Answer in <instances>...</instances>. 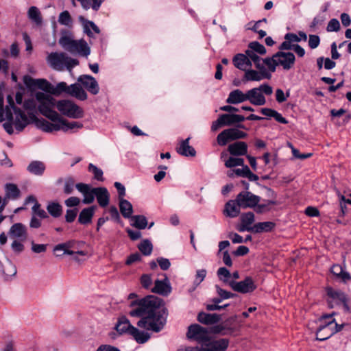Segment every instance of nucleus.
I'll use <instances>...</instances> for the list:
<instances>
[{"mask_svg":"<svg viewBox=\"0 0 351 351\" xmlns=\"http://www.w3.org/2000/svg\"><path fill=\"white\" fill-rule=\"evenodd\" d=\"M7 100L10 107L14 110L15 129L18 132L23 131L31 123H36L40 119L36 118L38 111L47 118L50 121L49 123H53L60 115L55 110L57 101L51 95L41 91L36 92L34 97L24 101L23 110L15 106L12 95H8Z\"/></svg>","mask_w":351,"mask_h":351,"instance_id":"1","label":"nucleus"},{"mask_svg":"<svg viewBox=\"0 0 351 351\" xmlns=\"http://www.w3.org/2000/svg\"><path fill=\"white\" fill-rule=\"evenodd\" d=\"M137 307L130 312L132 317L141 319L137 322L140 328L160 332L165 326L167 321V312L162 306V300L154 295H147L144 298L134 301L131 306Z\"/></svg>","mask_w":351,"mask_h":351,"instance_id":"2","label":"nucleus"},{"mask_svg":"<svg viewBox=\"0 0 351 351\" xmlns=\"http://www.w3.org/2000/svg\"><path fill=\"white\" fill-rule=\"evenodd\" d=\"M36 126L45 132H53L62 131L64 132H74L83 127V124L78 121H68L60 114L59 117L53 122L41 119L36 123Z\"/></svg>","mask_w":351,"mask_h":351,"instance_id":"3","label":"nucleus"},{"mask_svg":"<svg viewBox=\"0 0 351 351\" xmlns=\"http://www.w3.org/2000/svg\"><path fill=\"white\" fill-rule=\"evenodd\" d=\"M47 62L49 66L58 71L66 69L70 73L72 69L79 64L77 59L69 57L63 52H51L47 57Z\"/></svg>","mask_w":351,"mask_h":351,"instance_id":"4","label":"nucleus"},{"mask_svg":"<svg viewBox=\"0 0 351 351\" xmlns=\"http://www.w3.org/2000/svg\"><path fill=\"white\" fill-rule=\"evenodd\" d=\"M334 313L324 315L321 318L322 324L319 325L317 333L316 339L318 341H324L330 338L334 334L341 331L343 328V324H338L332 318Z\"/></svg>","mask_w":351,"mask_h":351,"instance_id":"5","label":"nucleus"},{"mask_svg":"<svg viewBox=\"0 0 351 351\" xmlns=\"http://www.w3.org/2000/svg\"><path fill=\"white\" fill-rule=\"evenodd\" d=\"M59 43L62 48L72 54L88 57L90 53V47L85 40H73L71 35L62 36L59 40Z\"/></svg>","mask_w":351,"mask_h":351,"instance_id":"6","label":"nucleus"},{"mask_svg":"<svg viewBox=\"0 0 351 351\" xmlns=\"http://www.w3.org/2000/svg\"><path fill=\"white\" fill-rule=\"evenodd\" d=\"M62 94L75 97L82 101L87 99L86 91L79 84L75 83L69 86L66 82H60L56 85L52 84L50 95L60 96Z\"/></svg>","mask_w":351,"mask_h":351,"instance_id":"7","label":"nucleus"},{"mask_svg":"<svg viewBox=\"0 0 351 351\" xmlns=\"http://www.w3.org/2000/svg\"><path fill=\"white\" fill-rule=\"evenodd\" d=\"M115 329L120 334L128 332L131 335L138 343H144L149 340L150 335L144 331H140L138 328L131 325L125 317L119 319L115 326Z\"/></svg>","mask_w":351,"mask_h":351,"instance_id":"8","label":"nucleus"},{"mask_svg":"<svg viewBox=\"0 0 351 351\" xmlns=\"http://www.w3.org/2000/svg\"><path fill=\"white\" fill-rule=\"evenodd\" d=\"M272 93L273 88L268 84H263L258 87L253 88L246 92L247 101L254 106H263L266 103L264 94L271 95Z\"/></svg>","mask_w":351,"mask_h":351,"instance_id":"9","label":"nucleus"},{"mask_svg":"<svg viewBox=\"0 0 351 351\" xmlns=\"http://www.w3.org/2000/svg\"><path fill=\"white\" fill-rule=\"evenodd\" d=\"M56 108L62 115L71 119H80L84 117L83 110L69 99L57 101Z\"/></svg>","mask_w":351,"mask_h":351,"instance_id":"10","label":"nucleus"},{"mask_svg":"<svg viewBox=\"0 0 351 351\" xmlns=\"http://www.w3.org/2000/svg\"><path fill=\"white\" fill-rule=\"evenodd\" d=\"M3 106L4 99L3 95L0 93V122L8 120V121L3 124V127L8 134H12L14 133L13 125H15V118H13L12 114V111L14 112V110L10 107L9 103L5 108Z\"/></svg>","mask_w":351,"mask_h":351,"instance_id":"11","label":"nucleus"},{"mask_svg":"<svg viewBox=\"0 0 351 351\" xmlns=\"http://www.w3.org/2000/svg\"><path fill=\"white\" fill-rule=\"evenodd\" d=\"M247 134L239 130L238 128H232L224 130L217 137V143L224 146L228 141H235L246 138Z\"/></svg>","mask_w":351,"mask_h":351,"instance_id":"12","label":"nucleus"},{"mask_svg":"<svg viewBox=\"0 0 351 351\" xmlns=\"http://www.w3.org/2000/svg\"><path fill=\"white\" fill-rule=\"evenodd\" d=\"M76 243L75 241H69L60 243L54 247L53 251L56 253V256H62L64 254L72 255L75 260L78 261L77 255L84 256L86 253L82 250L75 251Z\"/></svg>","mask_w":351,"mask_h":351,"instance_id":"13","label":"nucleus"},{"mask_svg":"<svg viewBox=\"0 0 351 351\" xmlns=\"http://www.w3.org/2000/svg\"><path fill=\"white\" fill-rule=\"evenodd\" d=\"M239 206L242 208H254L260 202L261 197L247 191H243L239 193L236 198Z\"/></svg>","mask_w":351,"mask_h":351,"instance_id":"14","label":"nucleus"},{"mask_svg":"<svg viewBox=\"0 0 351 351\" xmlns=\"http://www.w3.org/2000/svg\"><path fill=\"white\" fill-rule=\"evenodd\" d=\"M187 337L194 339L199 343H204L209 340V330L198 324H193L189 327Z\"/></svg>","mask_w":351,"mask_h":351,"instance_id":"15","label":"nucleus"},{"mask_svg":"<svg viewBox=\"0 0 351 351\" xmlns=\"http://www.w3.org/2000/svg\"><path fill=\"white\" fill-rule=\"evenodd\" d=\"M228 285L235 291L241 293H251L256 289V285L251 277H246L243 280L237 282L231 280Z\"/></svg>","mask_w":351,"mask_h":351,"instance_id":"16","label":"nucleus"},{"mask_svg":"<svg viewBox=\"0 0 351 351\" xmlns=\"http://www.w3.org/2000/svg\"><path fill=\"white\" fill-rule=\"evenodd\" d=\"M275 58L278 65L282 66L285 70L290 69L294 64L295 58L291 52L278 51L275 53Z\"/></svg>","mask_w":351,"mask_h":351,"instance_id":"17","label":"nucleus"},{"mask_svg":"<svg viewBox=\"0 0 351 351\" xmlns=\"http://www.w3.org/2000/svg\"><path fill=\"white\" fill-rule=\"evenodd\" d=\"M77 82H80L90 93L96 95L99 93V88L98 83L93 76L89 75H82L78 77Z\"/></svg>","mask_w":351,"mask_h":351,"instance_id":"18","label":"nucleus"},{"mask_svg":"<svg viewBox=\"0 0 351 351\" xmlns=\"http://www.w3.org/2000/svg\"><path fill=\"white\" fill-rule=\"evenodd\" d=\"M25 82L27 86L29 88H37L45 93L50 94L52 84L45 79H33L29 77V79H25Z\"/></svg>","mask_w":351,"mask_h":351,"instance_id":"19","label":"nucleus"},{"mask_svg":"<svg viewBox=\"0 0 351 351\" xmlns=\"http://www.w3.org/2000/svg\"><path fill=\"white\" fill-rule=\"evenodd\" d=\"M171 291V287L169 278L166 275L163 280H156L152 292L162 295H168Z\"/></svg>","mask_w":351,"mask_h":351,"instance_id":"20","label":"nucleus"},{"mask_svg":"<svg viewBox=\"0 0 351 351\" xmlns=\"http://www.w3.org/2000/svg\"><path fill=\"white\" fill-rule=\"evenodd\" d=\"M9 235L12 238L24 241L27 237V228L21 223H16L10 227Z\"/></svg>","mask_w":351,"mask_h":351,"instance_id":"21","label":"nucleus"},{"mask_svg":"<svg viewBox=\"0 0 351 351\" xmlns=\"http://www.w3.org/2000/svg\"><path fill=\"white\" fill-rule=\"evenodd\" d=\"M76 189L82 193L84 196L83 202L84 204H90L94 201L95 188H91L88 184L80 183L76 184Z\"/></svg>","mask_w":351,"mask_h":351,"instance_id":"22","label":"nucleus"},{"mask_svg":"<svg viewBox=\"0 0 351 351\" xmlns=\"http://www.w3.org/2000/svg\"><path fill=\"white\" fill-rule=\"evenodd\" d=\"M242 208L238 204L237 199H231L227 202L224 206L223 215L230 218H235L238 217Z\"/></svg>","mask_w":351,"mask_h":351,"instance_id":"23","label":"nucleus"},{"mask_svg":"<svg viewBox=\"0 0 351 351\" xmlns=\"http://www.w3.org/2000/svg\"><path fill=\"white\" fill-rule=\"evenodd\" d=\"M232 62L236 68L244 71L252 66L251 61L246 53H237L233 57Z\"/></svg>","mask_w":351,"mask_h":351,"instance_id":"24","label":"nucleus"},{"mask_svg":"<svg viewBox=\"0 0 351 351\" xmlns=\"http://www.w3.org/2000/svg\"><path fill=\"white\" fill-rule=\"evenodd\" d=\"M228 151L232 156H245L247 153V145L243 141H237L228 145Z\"/></svg>","mask_w":351,"mask_h":351,"instance_id":"25","label":"nucleus"},{"mask_svg":"<svg viewBox=\"0 0 351 351\" xmlns=\"http://www.w3.org/2000/svg\"><path fill=\"white\" fill-rule=\"evenodd\" d=\"M189 139L190 138H187L181 141L176 147V151L182 156L193 157L195 156L196 152L192 146L189 145Z\"/></svg>","mask_w":351,"mask_h":351,"instance_id":"26","label":"nucleus"},{"mask_svg":"<svg viewBox=\"0 0 351 351\" xmlns=\"http://www.w3.org/2000/svg\"><path fill=\"white\" fill-rule=\"evenodd\" d=\"M45 169V163L39 160H33L27 167V170L29 173L37 176H42Z\"/></svg>","mask_w":351,"mask_h":351,"instance_id":"27","label":"nucleus"},{"mask_svg":"<svg viewBox=\"0 0 351 351\" xmlns=\"http://www.w3.org/2000/svg\"><path fill=\"white\" fill-rule=\"evenodd\" d=\"M197 320L204 324H214L221 320V316L216 313L210 314L201 312L197 315Z\"/></svg>","mask_w":351,"mask_h":351,"instance_id":"28","label":"nucleus"},{"mask_svg":"<svg viewBox=\"0 0 351 351\" xmlns=\"http://www.w3.org/2000/svg\"><path fill=\"white\" fill-rule=\"evenodd\" d=\"M245 101H247L246 93H243L239 89L231 91L226 99V102L231 104H237Z\"/></svg>","mask_w":351,"mask_h":351,"instance_id":"29","label":"nucleus"},{"mask_svg":"<svg viewBox=\"0 0 351 351\" xmlns=\"http://www.w3.org/2000/svg\"><path fill=\"white\" fill-rule=\"evenodd\" d=\"M79 20L82 23L84 32L89 37H93L94 33L99 34V29L93 21L86 20L83 16H80Z\"/></svg>","mask_w":351,"mask_h":351,"instance_id":"30","label":"nucleus"},{"mask_svg":"<svg viewBox=\"0 0 351 351\" xmlns=\"http://www.w3.org/2000/svg\"><path fill=\"white\" fill-rule=\"evenodd\" d=\"M220 116L225 126H230L237 123H241L245 119L243 115L236 114H223Z\"/></svg>","mask_w":351,"mask_h":351,"instance_id":"31","label":"nucleus"},{"mask_svg":"<svg viewBox=\"0 0 351 351\" xmlns=\"http://www.w3.org/2000/svg\"><path fill=\"white\" fill-rule=\"evenodd\" d=\"M95 213V207L90 206L84 208L80 213L78 221L81 224L86 225L91 222L92 218Z\"/></svg>","mask_w":351,"mask_h":351,"instance_id":"32","label":"nucleus"},{"mask_svg":"<svg viewBox=\"0 0 351 351\" xmlns=\"http://www.w3.org/2000/svg\"><path fill=\"white\" fill-rule=\"evenodd\" d=\"M119 210L124 218L130 219L132 216L133 206L132 204L124 198L119 199Z\"/></svg>","mask_w":351,"mask_h":351,"instance_id":"33","label":"nucleus"},{"mask_svg":"<svg viewBox=\"0 0 351 351\" xmlns=\"http://www.w3.org/2000/svg\"><path fill=\"white\" fill-rule=\"evenodd\" d=\"M29 19L36 25H40L43 22L41 13L39 9L36 6H31L27 11Z\"/></svg>","mask_w":351,"mask_h":351,"instance_id":"34","label":"nucleus"},{"mask_svg":"<svg viewBox=\"0 0 351 351\" xmlns=\"http://www.w3.org/2000/svg\"><path fill=\"white\" fill-rule=\"evenodd\" d=\"M208 345V351H225L228 348V341L226 339H221L210 341Z\"/></svg>","mask_w":351,"mask_h":351,"instance_id":"35","label":"nucleus"},{"mask_svg":"<svg viewBox=\"0 0 351 351\" xmlns=\"http://www.w3.org/2000/svg\"><path fill=\"white\" fill-rule=\"evenodd\" d=\"M5 199H16L20 196V190L15 184L8 183L5 185Z\"/></svg>","mask_w":351,"mask_h":351,"instance_id":"36","label":"nucleus"},{"mask_svg":"<svg viewBox=\"0 0 351 351\" xmlns=\"http://www.w3.org/2000/svg\"><path fill=\"white\" fill-rule=\"evenodd\" d=\"M130 219L131 226L138 230H143L147 226V220L144 215H132Z\"/></svg>","mask_w":351,"mask_h":351,"instance_id":"37","label":"nucleus"},{"mask_svg":"<svg viewBox=\"0 0 351 351\" xmlns=\"http://www.w3.org/2000/svg\"><path fill=\"white\" fill-rule=\"evenodd\" d=\"M95 197L101 206H106L108 204V190L106 188H95Z\"/></svg>","mask_w":351,"mask_h":351,"instance_id":"38","label":"nucleus"},{"mask_svg":"<svg viewBox=\"0 0 351 351\" xmlns=\"http://www.w3.org/2000/svg\"><path fill=\"white\" fill-rule=\"evenodd\" d=\"M275 227V223L271 221L259 222L253 226L254 232L261 233L263 232H270Z\"/></svg>","mask_w":351,"mask_h":351,"instance_id":"39","label":"nucleus"},{"mask_svg":"<svg viewBox=\"0 0 351 351\" xmlns=\"http://www.w3.org/2000/svg\"><path fill=\"white\" fill-rule=\"evenodd\" d=\"M47 210L55 218L59 217L62 213V206L56 202H49L47 206Z\"/></svg>","mask_w":351,"mask_h":351,"instance_id":"40","label":"nucleus"},{"mask_svg":"<svg viewBox=\"0 0 351 351\" xmlns=\"http://www.w3.org/2000/svg\"><path fill=\"white\" fill-rule=\"evenodd\" d=\"M58 23L68 28L73 27V19L69 11L64 10L58 16Z\"/></svg>","mask_w":351,"mask_h":351,"instance_id":"41","label":"nucleus"},{"mask_svg":"<svg viewBox=\"0 0 351 351\" xmlns=\"http://www.w3.org/2000/svg\"><path fill=\"white\" fill-rule=\"evenodd\" d=\"M246 81H261L263 79H265V76L263 75V73H260L259 72L252 70V69H247L245 71L244 78Z\"/></svg>","mask_w":351,"mask_h":351,"instance_id":"42","label":"nucleus"},{"mask_svg":"<svg viewBox=\"0 0 351 351\" xmlns=\"http://www.w3.org/2000/svg\"><path fill=\"white\" fill-rule=\"evenodd\" d=\"M138 250L145 256H149L153 250V245L148 239L143 240L138 245Z\"/></svg>","mask_w":351,"mask_h":351,"instance_id":"43","label":"nucleus"},{"mask_svg":"<svg viewBox=\"0 0 351 351\" xmlns=\"http://www.w3.org/2000/svg\"><path fill=\"white\" fill-rule=\"evenodd\" d=\"M331 272L337 276L341 277L344 281L351 279L350 275L343 270V268L339 265H334L331 267Z\"/></svg>","mask_w":351,"mask_h":351,"instance_id":"44","label":"nucleus"},{"mask_svg":"<svg viewBox=\"0 0 351 351\" xmlns=\"http://www.w3.org/2000/svg\"><path fill=\"white\" fill-rule=\"evenodd\" d=\"M276 201L274 199H270L266 201L265 203L257 204V205L254 207V210L257 213H262L264 212L269 211L271 208V206L276 205Z\"/></svg>","mask_w":351,"mask_h":351,"instance_id":"45","label":"nucleus"},{"mask_svg":"<svg viewBox=\"0 0 351 351\" xmlns=\"http://www.w3.org/2000/svg\"><path fill=\"white\" fill-rule=\"evenodd\" d=\"M241 222L248 226V227H253L252 224L254 222L255 217L252 212H247L243 213L240 217Z\"/></svg>","mask_w":351,"mask_h":351,"instance_id":"46","label":"nucleus"},{"mask_svg":"<svg viewBox=\"0 0 351 351\" xmlns=\"http://www.w3.org/2000/svg\"><path fill=\"white\" fill-rule=\"evenodd\" d=\"M327 293L328 296H330L332 299L337 300L343 303H346V298L343 292L340 291H335L332 289H328Z\"/></svg>","mask_w":351,"mask_h":351,"instance_id":"47","label":"nucleus"},{"mask_svg":"<svg viewBox=\"0 0 351 351\" xmlns=\"http://www.w3.org/2000/svg\"><path fill=\"white\" fill-rule=\"evenodd\" d=\"M88 169L90 173L93 174L94 179L98 181L103 180V171L101 169L90 163Z\"/></svg>","mask_w":351,"mask_h":351,"instance_id":"48","label":"nucleus"},{"mask_svg":"<svg viewBox=\"0 0 351 351\" xmlns=\"http://www.w3.org/2000/svg\"><path fill=\"white\" fill-rule=\"evenodd\" d=\"M206 276V270L204 269H198L196 271L195 278L193 282V287L191 291H193L196 287L204 280Z\"/></svg>","mask_w":351,"mask_h":351,"instance_id":"49","label":"nucleus"},{"mask_svg":"<svg viewBox=\"0 0 351 351\" xmlns=\"http://www.w3.org/2000/svg\"><path fill=\"white\" fill-rule=\"evenodd\" d=\"M244 160L241 158L230 157L226 162L225 166L228 168H232L237 166H243Z\"/></svg>","mask_w":351,"mask_h":351,"instance_id":"50","label":"nucleus"},{"mask_svg":"<svg viewBox=\"0 0 351 351\" xmlns=\"http://www.w3.org/2000/svg\"><path fill=\"white\" fill-rule=\"evenodd\" d=\"M249 50H253L255 53L263 55L266 53V49L262 44L254 41L249 44Z\"/></svg>","mask_w":351,"mask_h":351,"instance_id":"51","label":"nucleus"},{"mask_svg":"<svg viewBox=\"0 0 351 351\" xmlns=\"http://www.w3.org/2000/svg\"><path fill=\"white\" fill-rule=\"evenodd\" d=\"M255 64L256 68L258 70V72L260 73H263V75L265 76V79H270L271 75L270 72H269L265 68V64L263 61V59H261L260 62H256Z\"/></svg>","mask_w":351,"mask_h":351,"instance_id":"52","label":"nucleus"},{"mask_svg":"<svg viewBox=\"0 0 351 351\" xmlns=\"http://www.w3.org/2000/svg\"><path fill=\"white\" fill-rule=\"evenodd\" d=\"M217 275L219 278L223 282L228 285V278L231 276V274L228 269L226 267H220L217 270Z\"/></svg>","mask_w":351,"mask_h":351,"instance_id":"53","label":"nucleus"},{"mask_svg":"<svg viewBox=\"0 0 351 351\" xmlns=\"http://www.w3.org/2000/svg\"><path fill=\"white\" fill-rule=\"evenodd\" d=\"M215 289H216V291L218 294V295L223 300H227V299H229V298H232L234 297L235 294L230 292V291H226L224 289H223L222 288H221L218 285H215Z\"/></svg>","mask_w":351,"mask_h":351,"instance_id":"54","label":"nucleus"},{"mask_svg":"<svg viewBox=\"0 0 351 351\" xmlns=\"http://www.w3.org/2000/svg\"><path fill=\"white\" fill-rule=\"evenodd\" d=\"M265 66H267L269 70L271 72L276 71V66H278L276 59L275 58V54L271 58H266L263 59Z\"/></svg>","mask_w":351,"mask_h":351,"instance_id":"55","label":"nucleus"},{"mask_svg":"<svg viewBox=\"0 0 351 351\" xmlns=\"http://www.w3.org/2000/svg\"><path fill=\"white\" fill-rule=\"evenodd\" d=\"M31 244V250L36 254L45 253L47 251V244H38L34 241H32Z\"/></svg>","mask_w":351,"mask_h":351,"instance_id":"56","label":"nucleus"},{"mask_svg":"<svg viewBox=\"0 0 351 351\" xmlns=\"http://www.w3.org/2000/svg\"><path fill=\"white\" fill-rule=\"evenodd\" d=\"M32 211L40 218L45 219L48 217L47 213L43 209L40 208V205L38 202H36L33 206Z\"/></svg>","mask_w":351,"mask_h":351,"instance_id":"57","label":"nucleus"},{"mask_svg":"<svg viewBox=\"0 0 351 351\" xmlns=\"http://www.w3.org/2000/svg\"><path fill=\"white\" fill-rule=\"evenodd\" d=\"M340 29V23L336 19H331L327 25L326 30L330 32H338Z\"/></svg>","mask_w":351,"mask_h":351,"instance_id":"58","label":"nucleus"},{"mask_svg":"<svg viewBox=\"0 0 351 351\" xmlns=\"http://www.w3.org/2000/svg\"><path fill=\"white\" fill-rule=\"evenodd\" d=\"M141 283L143 288L149 289L152 284V278L151 275L149 274H143L141 277Z\"/></svg>","mask_w":351,"mask_h":351,"instance_id":"59","label":"nucleus"},{"mask_svg":"<svg viewBox=\"0 0 351 351\" xmlns=\"http://www.w3.org/2000/svg\"><path fill=\"white\" fill-rule=\"evenodd\" d=\"M12 250L16 253H21L24 250V245L20 240L15 239L11 244Z\"/></svg>","mask_w":351,"mask_h":351,"instance_id":"60","label":"nucleus"},{"mask_svg":"<svg viewBox=\"0 0 351 351\" xmlns=\"http://www.w3.org/2000/svg\"><path fill=\"white\" fill-rule=\"evenodd\" d=\"M157 263L162 270H167L171 266L169 260L163 257L158 258Z\"/></svg>","mask_w":351,"mask_h":351,"instance_id":"61","label":"nucleus"},{"mask_svg":"<svg viewBox=\"0 0 351 351\" xmlns=\"http://www.w3.org/2000/svg\"><path fill=\"white\" fill-rule=\"evenodd\" d=\"M320 43V38L317 35H309L308 45L311 49L317 48Z\"/></svg>","mask_w":351,"mask_h":351,"instance_id":"62","label":"nucleus"},{"mask_svg":"<svg viewBox=\"0 0 351 351\" xmlns=\"http://www.w3.org/2000/svg\"><path fill=\"white\" fill-rule=\"evenodd\" d=\"M77 216V210L76 209H69L66 210L65 215V220L68 223L73 222Z\"/></svg>","mask_w":351,"mask_h":351,"instance_id":"63","label":"nucleus"},{"mask_svg":"<svg viewBox=\"0 0 351 351\" xmlns=\"http://www.w3.org/2000/svg\"><path fill=\"white\" fill-rule=\"evenodd\" d=\"M245 53L247 57H249V60L252 62H254V64L260 62L261 58L257 55V53H255L253 50L247 49L245 51Z\"/></svg>","mask_w":351,"mask_h":351,"instance_id":"64","label":"nucleus"}]
</instances>
